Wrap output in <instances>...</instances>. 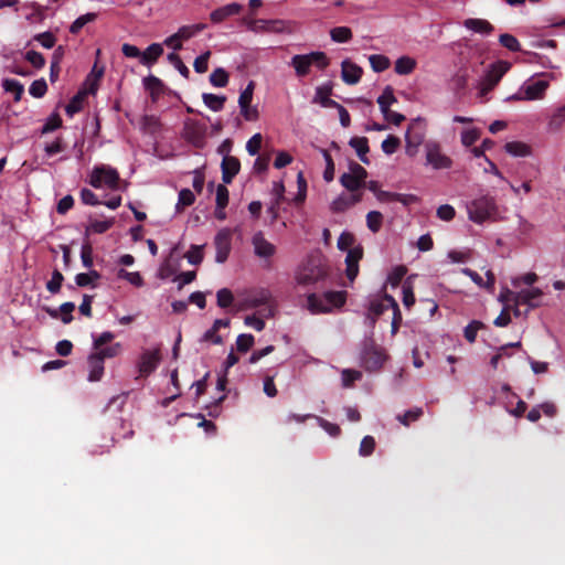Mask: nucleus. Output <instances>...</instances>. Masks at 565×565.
<instances>
[{"mask_svg":"<svg viewBox=\"0 0 565 565\" xmlns=\"http://www.w3.org/2000/svg\"><path fill=\"white\" fill-rule=\"evenodd\" d=\"M289 65L294 67L297 77H306L309 75L311 66L321 71L326 70L330 65V58L324 52L315 51L294 55Z\"/></svg>","mask_w":565,"mask_h":565,"instance_id":"nucleus-1","label":"nucleus"},{"mask_svg":"<svg viewBox=\"0 0 565 565\" xmlns=\"http://www.w3.org/2000/svg\"><path fill=\"white\" fill-rule=\"evenodd\" d=\"M345 291H327L321 296L310 294L307 297V309L313 313H328L333 308H340L345 303Z\"/></svg>","mask_w":565,"mask_h":565,"instance_id":"nucleus-2","label":"nucleus"},{"mask_svg":"<svg viewBox=\"0 0 565 565\" xmlns=\"http://www.w3.org/2000/svg\"><path fill=\"white\" fill-rule=\"evenodd\" d=\"M328 275L326 265L320 257H310L297 273L299 285H313L323 280Z\"/></svg>","mask_w":565,"mask_h":565,"instance_id":"nucleus-3","label":"nucleus"},{"mask_svg":"<svg viewBox=\"0 0 565 565\" xmlns=\"http://www.w3.org/2000/svg\"><path fill=\"white\" fill-rule=\"evenodd\" d=\"M271 294L268 289H258L249 292L239 303V310H249L262 308L258 313L265 318L273 317V307L270 306Z\"/></svg>","mask_w":565,"mask_h":565,"instance_id":"nucleus-4","label":"nucleus"},{"mask_svg":"<svg viewBox=\"0 0 565 565\" xmlns=\"http://www.w3.org/2000/svg\"><path fill=\"white\" fill-rule=\"evenodd\" d=\"M469 218L475 223H482L497 214L495 201L492 196L484 195L470 202L468 205Z\"/></svg>","mask_w":565,"mask_h":565,"instance_id":"nucleus-5","label":"nucleus"},{"mask_svg":"<svg viewBox=\"0 0 565 565\" xmlns=\"http://www.w3.org/2000/svg\"><path fill=\"white\" fill-rule=\"evenodd\" d=\"M118 171L105 164L94 167L89 179V184L95 189L106 185L111 190H116L118 188Z\"/></svg>","mask_w":565,"mask_h":565,"instance_id":"nucleus-6","label":"nucleus"},{"mask_svg":"<svg viewBox=\"0 0 565 565\" xmlns=\"http://www.w3.org/2000/svg\"><path fill=\"white\" fill-rule=\"evenodd\" d=\"M385 360L386 356L381 347H377L373 341L366 342L364 344L361 352V365L366 371L372 372L380 370L383 366Z\"/></svg>","mask_w":565,"mask_h":565,"instance_id":"nucleus-7","label":"nucleus"},{"mask_svg":"<svg viewBox=\"0 0 565 565\" xmlns=\"http://www.w3.org/2000/svg\"><path fill=\"white\" fill-rule=\"evenodd\" d=\"M367 171L359 163L352 161L349 164V172L340 177V183L350 192H356L364 188Z\"/></svg>","mask_w":565,"mask_h":565,"instance_id":"nucleus-8","label":"nucleus"},{"mask_svg":"<svg viewBox=\"0 0 565 565\" xmlns=\"http://www.w3.org/2000/svg\"><path fill=\"white\" fill-rule=\"evenodd\" d=\"M510 68L511 63L507 61H497L492 63L483 76L480 93L486 95L492 90Z\"/></svg>","mask_w":565,"mask_h":565,"instance_id":"nucleus-9","label":"nucleus"},{"mask_svg":"<svg viewBox=\"0 0 565 565\" xmlns=\"http://www.w3.org/2000/svg\"><path fill=\"white\" fill-rule=\"evenodd\" d=\"M550 87V82L545 79L539 81H527L521 87L523 95L514 94L509 99L512 100H537L542 99L545 96L547 88Z\"/></svg>","mask_w":565,"mask_h":565,"instance_id":"nucleus-10","label":"nucleus"},{"mask_svg":"<svg viewBox=\"0 0 565 565\" xmlns=\"http://www.w3.org/2000/svg\"><path fill=\"white\" fill-rule=\"evenodd\" d=\"M248 30L255 33H282L288 30V23L285 20L274 19H256L244 20Z\"/></svg>","mask_w":565,"mask_h":565,"instance_id":"nucleus-11","label":"nucleus"},{"mask_svg":"<svg viewBox=\"0 0 565 565\" xmlns=\"http://www.w3.org/2000/svg\"><path fill=\"white\" fill-rule=\"evenodd\" d=\"M426 161L437 170L449 169L452 166V160L444 154L440 145L434 141L426 143Z\"/></svg>","mask_w":565,"mask_h":565,"instance_id":"nucleus-12","label":"nucleus"},{"mask_svg":"<svg viewBox=\"0 0 565 565\" xmlns=\"http://www.w3.org/2000/svg\"><path fill=\"white\" fill-rule=\"evenodd\" d=\"M161 360L160 350H146L139 359L137 364L139 376H149L152 372L156 371L159 362Z\"/></svg>","mask_w":565,"mask_h":565,"instance_id":"nucleus-13","label":"nucleus"},{"mask_svg":"<svg viewBox=\"0 0 565 565\" xmlns=\"http://www.w3.org/2000/svg\"><path fill=\"white\" fill-rule=\"evenodd\" d=\"M184 136L195 147H203L205 126L196 120L188 119L184 122Z\"/></svg>","mask_w":565,"mask_h":565,"instance_id":"nucleus-14","label":"nucleus"},{"mask_svg":"<svg viewBox=\"0 0 565 565\" xmlns=\"http://www.w3.org/2000/svg\"><path fill=\"white\" fill-rule=\"evenodd\" d=\"M231 239L232 235L227 228H223L216 234L214 245L216 249L215 260L217 263H224L227 259L231 252Z\"/></svg>","mask_w":565,"mask_h":565,"instance_id":"nucleus-15","label":"nucleus"},{"mask_svg":"<svg viewBox=\"0 0 565 565\" xmlns=\"http://www.w3.org/2000/svg\"><path fill=\"white\" fill-rule=\"evenodd\" d=\"M363 257V247L361 245L353 246L348 250L345 257V275L349 280L353 281L359 274V262Z\"/></svg>","mask_w":565,"mask_h":565,"instance_id":"nucleus-16","label":"nucleus"},{"mask_svg":"<svg viewBox=\"0 0 565 565\" xmlns=\"http://www.w3.org/2000/svg\"><path fill=\"white\" fill-rule=\"evenodd\" d=\"M363 70L358 64L350 60H344L341 63V78L348 85H355L361 81Z\"/></svg>","mask_w":565,"mask_h":565,"instance_id":"nucleus-17","label":"nucleus"},{"mask_svg":"<svg viewBox=\"0 0 565 565\" xmlns=\"http://www.w3.org/2000/svg\"><path fill=\"white\" fill-rule=\"evenodd\" d=\"M222 180L224 183H232L233 179L238 174L241 170V162L238 158L233 156H224L222 163Z\"/></svg>","mask_w":565,"mask_h":565,"instance_id":"nucleus-18","label":"nucleus"},{"mask_svg":"<svg viewBox=\"0 0 565 565\" xmlns=\"http://www.w3.org/2000/svg\"><path fill=\"white\" fill-rule=\"evenodd\" d=\"M252 243L258 257L268 258L276 252V247L264 237L262 232L254 234Z\"/></svg>","mask_w":565,"mask_h":565,"instance_id":"nucleus-19","label":"nucleus"},{"mask_svg":"<svg viewBox=\"0 0 565 565\" xmlns=\"http://www.w3.org/2000/svg\"><path fill=\"white\" fill-rule=\"evenodd\" d=\"M241 11L242 6L234 2L213 10L210 19L213 23H221L227 18L238 14Z\"/></svg>","mask_w":565,"mask_h":565,"instance_id":"nucleus-20","label":"nucleus"},{"mask_svg":"<svg viewBox=\"0 0 565 565\" xmlns=\"http://www.w3.org/2000/svg\"><path fill=\"white\" fill-rule=\"evenodd\" d=\"M543 296V292L539 288L525 289L516 292L515 305H527L529 308L537 307L539 299Z\"/></svg>","mask_w":565,"mask_h":565,"instance_id":"nucleus-21","label":"nucleus"},{"mask_svg":"<svg viewBox=\"0 0 565 565\" xmlns=\"http://www.w3.org/2000/svg\"><path fill=\"white\" fill-rule=\"evenodd\" d=\"M230 319H216L213 322V326L204 332L202 341L211 342L213 344H222L223 338L220 334H217V332L221 328L230 327Z\"/></svg>","mask_w":565,"mask_h":565,"instance_id":"nucleus-22","label":"nucleus"},{"mask_svg":"<svg viewBox=\"0 0 565 565\" xmlns=\"http://www.w3.org/2000/svg\"><path fill=\"white\" fill-rule=\"evenodd\" d=\"M74 309H75V303L67 301V302L62 303L58 309L45 308V311L50 315V317H52L54 319L60 318V313H61L62 322L65 324H68L74 319L73 315H72Z\"/></svg>","mask_w":565,"mask_h":565,"instance_id":"nucleus-23","label":"nucleus"},{"mask_svg":"<svg viewBox=\"0 0 565 565\" xmlns=\"http://www.w3.org/2000/svg\"><path fill=\"white\" fill-rule=\"evenodd\" d=\"M88 381L89 382H98L102 380L104 375V361L100 356L96 355L95 353H90L88 359Z\"/></svg>","mask_w":565,"mask_h":565,"instance_id":"nucleus-24","label":"nucleus"},{"mask_svg":"<svg viewBox=\"0 0 565 565\" xmlns=\"http://www.w3.org/2000/svg\"><path fill=\"white\" fill-rule=\"evenodd\" d=\"M331 94L332 87L330 85L319 86L316 89L313 103H319L322 107L326 108H334L335 106H339L338 102L330 98Z\"/></svg>","mask_w":565,"mask_h":565,"instance_id":"nucleus-25","label":"nucleus"},{"mask_svg":"<svg viewBox=\"0 0 565 565\" xmlns=\"http://www.w3.org/2000/svg\"><path fill=\"white\" fill-rule=\"evenodd\" d=\"M406 143H414V146H420L425 139V131L420 127V120L416 119L413 121L406 131Z\"/></svg>","mask_w":565,"mask_h":565,"instance_id":"nucleus-26","label":"nucleus"},{"mask_svg":"<svg viewBox=\"0 0 565 565\" xmlns=\"http://www.w3.org/2000/svg\"><path fill=\"white\" fill-rule=\"evenodd\" d=\"M463 25L468 30L480 34H490L494 30V26L488 20L477 18H469L465 20Z\"/></svg>","mask_w":565,"mask_h":565,"instance_id":"nucleus-27","label":"nucleus"},{"mask_svg":"<svg viewBox=\"0 0 565 565\" xmlns=\"http://www.w3.org/2000/svg\"><path fill=\"white\" fill-rule=\"evenodd\" d=\"M162 54V45L159 43H152L146 49L145 52L141 53L140 63L146 66H151Z\"/></svg>","mask_w":565,"mask_h":565,"instance_id":"nucleus-28","label":"nucleus"},{"mask_svg":"<svg viewBox=\"0 0 565 565\" xmlns=\"http://www.w3.org/2000/svg\"><path fill=\"white\" fill-rule=\"evenodd\" d=\"M349 145L356 151L359 159L365 163L370 164V159L367 158L369 140L366 137H353L351 138Z\"/></svg>","mask_w":565,"mask_h":565,"instance_id":"nucleus-29","label":"nucleus"},{"mask_svg":"<svg viewBox=\"0 0 565 565\" xmlns=\"http://www.w3.org/2000/svg\"><path fill=\"white\" fill-rule=\"evenodd\" d=\"M504 149L513 157H527L531 154V147L522 141L507 142Z\"/></svg>","mask_w":565,"mask_h":565,"instance_id":"nucleus-30","label":"nucleus"},{"mask_svg":"<svg viewBox=\"0 0 565 565\" xmlns=\"http://www.w3.org/2000/svg\"><path fill=\"white\" fill-rule=\"evenodd\" d=\"M203 103L213 111H220L223 109L226 102V97L223 95H215L212 93H204L202 95Z\"/></svg>","mask_w":565,"mask_h":565,"instance_id":"nucleus-31","label":"nucleus"},{"mask_svg":"<svg viewBox=\"0 0 565 565\" xmlns=\"http://www.w3.org/2000/svg\"><path fill=\"white\" fill-rule=\"evenodd\" d=\"M416 68V61L409 56H401L395 62V72L398 75H408Z\"/></svg>","mask_w":565,"mask_h":565,"instance_id":"nucleus-32","label":"nucleus"},{"mask_svg":"<svg viewBox=\"0 0 565 565\" xmlns=\"http://www.w3.org/2000/svg\"><path fill=\"white\" fill-rule=\"evenodd\" d=\"M143 86L147 90L150 92V95L153 99L158 97L163 89L162 81L153 75H149L143 78Z\"/></svg>","mask_w":565,"mask_h":565,"instance_id":"nucleus-33","label":"nucleus"},{"mask_svg":"<svg viewBox=\"0 0 565 565\" xmlns=\"http://www.w3.org/2000/svg\"><path fill=\"white\" fill-rule=\"evenodd\" d=\"M114 218H108L104 221L99 220H90L89 225L86 228V234L89 233H96V234H103L106 233L109 228L114 225Z\"/></svg>","mask_w":565,"mask_h":565,"instance_id":"nucleus-34","label":"nucleus"},{"mask_svg":"<svg viewBox=\"0 0 565 565\" xmlns=\"http://www.w3.org/2000/svg\"><path fill=\"white\" fill-rule=\"evenodd\" d=\"M353 34L348 26H335L330 30V38L337 43H347L352 39Z\"/></svg>","mask_w":565,"mask_h":565,"instance_id":"nucleus-35","label":"nucleus"},{"mask_svg":"<svg viewBox=\"0 0 565 565\" xmlns=\"http://www.w3.org/2000/svg\"><path fill=\"white\" fill-rule=\"evenodd\" d=\"M369 62L372 70L376 73L384 72L391 65V61L387 56L382 54H372L369 56Z\"/></svg>","mask_w":565,"mask_h":565,"instance_id":"nucleus-36","label":"nucleus"},{"mask_svg":"<svg viewBox=\"0 0 565 565\" xmlns=\"http://www.w3.org/2000/svg\"><path fill=\"white\" fill-rule=\"evenodd\" d=\"M2 87L6 92L14 95V102H19L24 93L23 85L17 79H3Z\"/></svg>","mask_w":565,"mask_h":565,"instance_id":"nucleus-37","label":"nucleus"},{"mask_svg":"<svg viewBox=\"0 0 565 565\" xmlns=\"http://www.w3.org/2000/svg\"><path fill=\"white\" fill-rule=\"evenodd\" d=\"M97 19V13L88 12L78 17L70 26L72 34H78L79 31L89 22H94Z\"/></svg>","mask_w":565,"mask_h":565,"instance_id":"nucleus-38","label":"nucleus"},{"mask_svg":"<svg viewBox=\"0 0 565 565\" xmlns=\"http://www.w3.org/2000/svg\"><path fill=\"white\" fill-rule=\"evenodd\" d=\"M85 98L84 92H78L76 95L72 97L68 104L65 107V111L70 117H73L75 114L82 110L83 103Z\"/></svg>","mask_w":565,"mask_h":565,"instance_id":"nucleus-39","label":"nucleus"},{"mask_svg":"<svg viewBox=\"0 0 565 565\" xmlns=\"http://www.w3.org/2000/svg\"><path fill=\"white\" fill-rule=\"evenodd\" d=\"M397 99L394 95L393 88L391 86H386L381 96L377 98V104L380 106L381 111L386 110L390 106L396 103Z\"/></svg>","mask_w":565,"mask_h":565,"instance_id":"nucleus-40","label":"nucleus"},{"mask_svg":"<svg viewBox=\"0 0 565 565\" xmlns=\"http://www.w3.org/2000/svg\"><path fill=\"white\" fill-rule=\"evenodd\" d=\"M210 83L215 87H225L228 84V73L217 67L210 74Z\"/></svg>","mask_w":565,"mask_h":565,"instance_id":"nucleus-41","label":"nucleus"},{"mask_svg":"<svg viewBox=\"0 0 565 565\" xmlns=\"http://www.w3.org/2000/svg\"><path fill=\"white\" fill-rule=\"evenodd\" d=\"M383 224V215L379 211H370L366 214V225L372 233H377Z\"/></svg>","mask_w":565,"mask_h":565,"instance_id":"nucleus-42","label":"nucleus"},{"mask_svg":"<svg viewBox=\"0 0 565 565\" xmlns=\"http://www.w3.org/2000/svg\"><path fill=\"white\" fill-rule=\"evenodd\" d=\"M95 350V354L100 356L103 361H105V359H111V358H115L117 356L119 353H120V350H121V344L120 343H113L108 347H100V349H94Z\"/></svg>","mask_w":565,"mask_h":565,"instance_id":"nucleus-43","label":"nucleus"},{"mask_svg":"<svg viewBox=\"0 0 565 565\" xmlns=\"http://www.w3.org/2000/svg\"><path fill=\"white\" fill-rule=\"evenodd\" d=\"M63 281V274L60 270L54 269L51 279L46 282L47 291L53 295L60 292Z\"/></svg>","mask_w":565,"mask_h":565,"instance_id":"nucleus-44","label":"nucleus"},{"mask_svg":"<svg viewBox=\"0 0 565 565\" xmlns=\"http://www.w3.org/2000/svg\"><path fill=\"white\" fill-rule=\"evenodd\" d=\"M565 124V105L557 108L555 113L551 116L548 121V127L551 130H559Z\"/></svg>","mask_w":565,"mask_h":565,"instance_id":"nucleus-45","label":"nucleus"},{"mask_svg":"<svg viewBox=\"0 0 565 565\" xmlns=\"http://www.w3.org/2000/svg\"><path fill=\"white\" fill-rule=\"evenodd\" d=\"M423 416V409L415 407L405 412L403 415H397V420L404 426H409L411 423L418 420Z\"/></svg>","mask_w":565,"mask_h":565,"instance_id":"nucleus-46","label":"nucleus"},{"mask_svg":"<svg viewBox=\"0 0 565 565\" xmlns=\"http://www.w3.org/2000/svg\"><path fill=\"white\" fill-rule=\"evenodd\" d=\"M499 42L502 46L508 49L511 52H520L521 51V44L519 40L509 33H503L499 36Z\"/></svg>","mask_w":565,"mask_h":565,"instance_id":"nucleus-47","label":"nucleus"},{"mask_svg":"<svg viewBox=\"0 0 565 565\" xmlns=\"http://www.w3.org/2000/svg\"><path fill=\"white\" fill-rule=\"evenodd\" d=\"M323 159L326 161V169L323 171V179L326 182H331L334 179V162L330 152L326 149L321 150Z\"/></svg>","mask_w":565,"mask_h":565,"instance_id":"nucleus-48","label":"nucleus"},{"mask_svg":"<svg viewBox=\"0 0 565 565\" xmlns=\"http://www.w3.org/2000/svg\"><path fill=\"white\" fill-rule=\"evenodd\" d=\"M255 339L250 333L239 334L236 339V349L241 353L248 352L254 345Z\"/></svg>","mask_w":565,"mask_h":565,"instance_id":"nucleus-49","label":"nucleus"},{"mask_svg":"<svg viewBox=\"0 0 565 565\" xmlns=\"http://www.w3.org/2000/svg\"><path fill=\"white\" fill-rule=\"evenodd\" d=\"M342 375V386L349 388L353 386L355 381L361 380L362 373L352 369H344L341 373Z\"/></svg>","mask_w":565,"mask_h":565,"instance_id":"nucleus-50","label":"nucleus"},{"mask_svg":"<svg viewBox=\"0 0 565 565\" xmlns=\"http://www.w3.org/2000/svg\"><path fill=\"white\" fill-rule=\"evenodd\" d=\"M482 328H484V324L481 321L472 320L463 330L465 339L468 342L473 343L478 331Z\"/></svg>","mask_w":565,"mask_h":565,"instance_id":"nucleus-51","label":"nucleus"},{"mask_svg":"<svg viewBox=\"0 0 565 565\" xmlns=\"http://www.w3.org/2000/svg\"><path fill=\"white\" fill-rule=\"evenodd\" d=\"M375 445H376V443H375L374 437H372V436L363 437V439L361 440V444H360V448H359L360 456H362V457L371 456L375 449Z\"/></svg>","mask_w":565,"mask_h":565,"instance_id":"nucleus-52","label":"nucleus"},{"mask_svg":"<svg viewBox=\"0 0 565 565\" xmlns=\"http://www.w3.org/2000/svg\"><path fill=\"white\" fill-rule=\"evenodd\" d=\"M216 298L217 306L223 309L228 308L234 301L233 292L227 288L220 289L216 294Z\"/></svg>","mask_w":565,"mask_h":565,"instance_id":"nucleus-53","label":"nucleus"},{"mask_svg":"<svg viewBox=\"0 0 565 565\" xmlns=\"http://www.w3.org/2000/svg\"><path fill=\"white\" fill-rule=\"evenodd\" d=\"M46 92H47V84L43 78L34 81L30 85V88H29L30 95L35 98L43 97Z\"/></svg>","mask_w":565,"mask_h":565,"instance_id":"nucleus-54","label":"nucleus"},{"mask_svg":"<svg viewBox=\"0 0 565 565\" xmlns=\"http://www.w3.org/2000/svg\"><path fill=\"white\" fill-rule=\"evenodd\" d=\"M168 60L179 71V73L184 78H189L190 71H189L188 66L182 62L181 57L177 53H170L168 55Z\"/></svg>","mask_w":565,"mask_h":565,"instance_id":"nucleus-55","label":"nucleus"},{"mask_svg":"<svg viewBox=\"0 0 565 565\" xmlns=\"http://www.w3.org/2000/svg\"><path fill=\"white\" fill-rule=\"evenodd\" d=\"M401 145V140L398 137L395 136H388L386 139L383 140L381 147L384 153L386 154H393L396 152Z\"/></svg>","mask_w":565,"mask_h":565,"instance_id":"nucleus-56","label":"nucleus"},{"mask_svg":"<svg viewBox=\"0 0 565 565\" xmlns=\"http://www.w3.org/2000/svg\"><path fill=\"white\" fill-rule=\"evenodd\" d=\"M480 136L481 134L478 128L463 130L461 134V142L465 147H470L480 138Z\"/></svg>","mask_w":565,"mask_h":565,"instance_id":"nucleus-57","label":"nucleus"},{"mask_svg":"<svg viewBox=\"0 0 565 565\" xmlns=\"http://www.w3.org/2000/svg\"><path fill=\"white\" fill-rule=\"evenodd\" d=\"M254 87H255L254 82H249L248 85L246 86V88L241 93L239 98H238L239 108H245V106H248L252 104Z\"/></svg>","mask_w":565,"mask_h":565,"instance_id":"nucleus-58","label":"nucleus"},{"mask_svg":"<svg viewBox=\"0 0 565 565\" xmlns=\"http://www.w3.org/2000/svg\"><path fill=\"white\" fill-rule=\"evenodd\" d=\"M62 126V118L60 117L58 114L54 113L52 114L46 122L44 124V126L42 127V130L41 132L42 134H49L51 131H54L56 130L57 128H60Z\"/></svg>","mask_w":565,"mask_h":565,"instance_id":"nucleus-59","label":"nucleus"},{"mask_svg":"<svg viewBox=\"0 0 565 565\" xmlns=\"http://www.w3.org/2000/svg\"><path fill=\"white\" fill-rule=\"evenodd\" d=\"M195 196L194 193L190 189H182L179 192V200L177 204V209L179 210L180 206L185 207L190 206L194 203Z\"/></svg>","mask_w":565,"mask_h":565,"instance_id":"nucleus-60","label":"nucleus"},{"mask_svg":"<svg viewBox=\"0 0 565 565\" xmlns=\"http://www.w3.org/2000/svg\"><path fill=\"white\" fill-rule=\"evenodd\" d=\"M185 257L190 264L199 265L203 260L202 246L192 245Z\"/></svg>","mask_w":565,"mask_h":565,"instance_id":"nucleus-61","label":"nucleus"},{"mask_svg":"<svg viewBox=\"0 0 565 565\" xmlns=\"http://www.w3.org/2000/svg\"><path fill=\"white\" fill-rule=\"evenodd\" d=\"M210 56L211 52L206 51L194 60L193 67L196 73L202 74L207 71Z\"/></svg>","mask_w":565,"mask_h":565,"instance_id":"nucleus-62","label":"nucleus"},{"mask_svg":"<svg viewBox=\"0 0 565 565\" xmlns=\"http://www.w3.org/2000/svg\"><path fill=\"white\" fill-rule=\"evenodd\" d=\"M25 60L33 65L36 70H41L45 65L44 56L36 51H28L25 53Z\"/></svg>","mask_w":565,"mask_h":565,"instance_id":"nucleus-63","label":"nucleus"},{"mask_svg":"<svg viewBox=\"0 0 565 565\" xmlns=\"http://www.w3.org/2000/svg\"><path fill=\"white\" fill-rule=\"evenodd\" d=\"M34 40L38 41L45 49H52L56 42V38L51 32H43L36 34L34 36Z\"/></svg>","mask_w":565,"mask_h":565,"instance_id":"nucleus-64","label":"nucleus"}]
</instances>
